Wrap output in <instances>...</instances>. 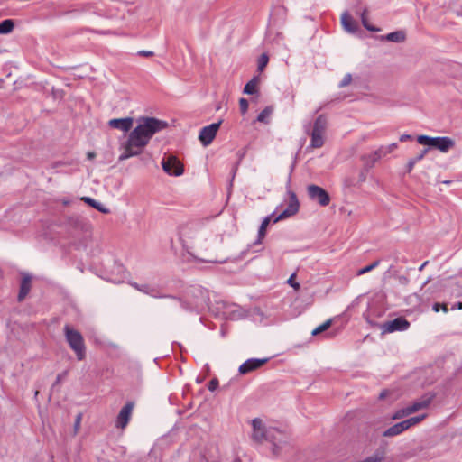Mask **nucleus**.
I'll list each match as a JSON object with an SVG mask.
<instances>
[{
  "label": "nucleus",
  "instance_id": "obj_38",
  "mask_svg": "<svg viewBox=\"0 0 462 462\" xmlns=\"http://www.w3.org/2000/svg\"><path fill=\"white\" fill-rule=\"evenodd\" d=\"M296 273H292L287 281V283L295 290H299L300 285L295 281Z\"/></svg>",
  "mask_w": 462,
  "mask_h": 462
},
{
  "label": "nucleus",
  "instance_id": "obj_31",
  "mask_svg": "<svg viewBox=\"0 0 462 462\" xmlns=\"http://www.w3.org/2000/svg\"><path fill=\"white\" fill-rule=\"evenodd\" d=\"M379 263H380V260H376V261H374V263H372L371 264L366 265V266H365L364 268L359 269V270L357 271L356 274H357L358 276H360V275H363V274H365V273H369V272H371L372 270H374V268H376V267L379 265Z\"/></svg>",
  "mask_w": 462,
  "mask_h": 462
},
{
  "label": "nucleus",
  "instance_id": "obj_54",
  "mask_svg": "<svg viewBox=\"0 0 462 462\" xmlns=\"http://www.w3.org/2000/svg\"><path fill=\"white\" fill-rule=\"evenodd\" d=\"M429 282H430V280L428 279L427 281H425V282H423V287H425Z\"/></svg>",
  "mask_w": 462,
  "mask_h": 462
},
{
  "label": "nucleus",
  "instance_id": "obj_39",
  "mask_svg": "<svg viewBox=\"0 0 462 462\" xmlns=\"http://www.w3.org/2000/svg\"><path fill=\"white\" fill-rule=\"evenodd\" d=\"M432 310L435 311V312H439V310H442L443 312H448V304L446 303H434L433 306H432Z\"/></svg>",
  "mask_w": 462,
  "mask_h": 462
},
{
  "label": "nucleus",
  "instance_id": "obj_1",
  "mask_svg": "<svg viewBox=\"0 0 462 462\" xmlns=\"http://www.w3.org/2000/svg\"><path fill=\"white\" fill-rule=\"evenodd\" d=\"M166 126V122L155 117H143L140 119L139 125L130 133L125 145V151L119 156V161L140 154L153 134Z\"/></svg>",
  "mask_w": 462,
  "mask_h": 462
},
{
  "label": "nucleus",
  "instance_id": "obj_35",
  "mask_svg": "<svg viewBox=\"0 0 462 462\" xmlns=\"http://www.w3.org/2000/svg\"><path fill=\"white\" fill-rule=\"evenodd\" d=\"M169 298H171L172 300H178L180 302V307L183 310H185L192 311L194 310V308L189 303H188L187 301L182 300L180 298H177V297H174V296H171V295H170Z\"/></svg>",
  "mask_w": 462,
  "mask_h": 462
},
{
  "label": "nucleus",
  "instance_id": "obj_42",
  "mask_svg": "<svg viewBox=\"0 0 462 462\" xmlns=\"http://www.w3.org/2000/svg\"><path fill=\"white\" fill-rule=\"evenodd\" d=\"M352 81V76L351 74H346L340 83L338 84L339 88H344L349 85Z\"/></svg>",
  "mask_w": 462,
  "mask_h": 462
},
{
  "label": "nucleus",
  "instance_id": "obj_51",
  "mask_svg": "<svg viewBox=\"0 0 462 462\" xmlns=\"http://www.w3.org/2000/svg\"><path fill=\"white\" fill-rule=\"evenodd\" d=\"M80 420H81V415H78L77 418H76V421H75V427L77 428L79 423H80Z\"/></svg>",
  "mask_w": 462,
  "mask_h": 462
},
{
  "label": "nucleus",
  "instance_id": "obj_43",
  "mask_svg": "<svg viewBox=\"0 0 462 462\" xmlns=\"http://www.w3.org/2000/svg\"><path fill=\"white\" fill-rule=\"evenodd\" d=\"M218 385H219L218 380L217 378H213L212 380L209 381L208 389L210 392H214L218 387Z\"/></svg>",
  "mask_w": 462,
  "mask_h": 462
},
{
  "label": "nucleus",
  "instance_id": "obj_30",
  "mask_svg": "<svg viewBox=\"0 0 462 462\" xmlns=\"http://www.w3.org/2000/svg\"><path fill=\"white\" fill-rule=\"evenodd\" d=\"M246 153V148H244L242 150H239L237 152H236V156H237V162L235 164L233 170H232V179H234L236 173V171H237V168H238V165L240 164V162H242V160L244 159L245 155Z\"/></svg>",
  "mask_w": 462,
  "mask_h": 462
},
{
  "label": "nucleus",
  "instance_id": "obj_17",
  "mask_svg": "<svg viewBox=\"0 0 462 462\" xmlns=\"http://www.w3.org/2000/svg\"><path fill=\"white\" fill-rule=\"evenodd\" d=\"M341 23L344 29L351 33L357 32L358 24L353 19V17L348 14V12H344L341 15Z\"/></svg>",
  "mask_w": 462,
  "mask_h": 462
},
{
  "label": "nucleus",
  "instance_id": "obj_21",
  "mask_svg": "<svg viewBox=\"0 0 462 462\" xmlns=\"http://www.w3.org/2000/svg\"><path fill=\"white\" fill-rule=\"evenodd\" d=\"M324 144L323 134L311 132L310 134V144L309 148H320Z\"/></svg>",
  "mask_w": 462,
  "mask_h": 462
},
{
  "label": "nucleus",
  "instance_id": "obj_2",
  "mask_svg": "<svg viewBox=\"0 0 462 462\" xmlns=\"http://www.w3.org/2000/svg\"><path fill=\"white\" fill-rule=\"evenodd\" d=\"M64 335L69 347L75 352L77 359L82 361L86 357V346L81 333L69 325H65Z\"/></svg>",
  "mask_w": 462,
  "mask_h": 462
},
{
  "label": "nucleus",
  "instance_id": "obj_18",
  "mask_svg": "<svg viewBox=\"0 0 462 462\" xmlns=\"http://www.w3.org/2000/svg\"><path fill=\"white\" fill-rule=\"evenodd\" d=\"M405 430H407V428L402 420L401 422H398V423L389 427L387 430H385L383 432V436L386 437V438H391V437L400 435L401 433H402Z\"/></svg>",
  "mask_w": 462,
  "mask_h": 462
},
{
  "label": "nucleus",
  "instance_id": "obj_37",
  "mask_svg": "<svg viewBox=\"0 0 462 462\" xmlns=\"http://www.w3.org/2000/svg\"><path fill=\"white\" fill-rule=\"evenodd\" d=\"M248 106V101L245 98L242 97L239 99V107L242 115H245L247 112Z\"/></svg>",
  "mask_w": 462,
  "mask_h": 462
},
{
  "label": "nucleus",
  "instance_id": "obj_24",
  "mask_svg": "<svg viewBox=\"0 0 462 462\" xmlns=\"http://www.w3.org/2000/svg\"><path fill=\"white\" fill-rule=\"evenodd\" d=\"M271 217L272 216H268V217H264L262 224L260 225V227L258 230L257 240L255 241V244H261L262 240L264 238V236L266 235V228L271 222Z\"/></svg>",
  "mask_w": 462,
  "mask_h": 462
},
{
  "label": "nucleus",
  "instance_id": "obj_4",
  "mask_svg": "<svg viewBox=\"0 0 462 462\" xmlns=\"http://www.w3.org/2000/svg\"><path fill=\"white\" fill-rule=\"evenodd\" d=\"M417 141L420 144L436 148L442 152H447L455 146L454 140L447 136L430 137L428 135H419Z\"/></svg>",
  "mask_w": 462,
  "mask_h": 462
},
{
  "label": "nucleus",
  "instance_id": "obj_3",
  "mask_svg": "<svg viewBox=\"0 0 462 462\" xmlns=\"http://www.w3.org/2000/svg\"><path fill=\"white\" fill-rule=\"evenodd\" d=\"M253 432L251 435L252 439L258 444L263 441H273V435L281 433L277 429H267L260 418H254L251 421Z\"/></svg>",
  "mask_w": 462,
  "mask_h": 462
},
{
  "label": "nucleus",
  "instance_id": "obj_7",
  "mask_svg": "<svg viewBox=\"0 0 462 462\" xmlns=\"http://www.w3.org/2000/svg\"><path fill=\"white\" fill-rule=\"evenodd\" d=\"M380 328L383 334L405 331L410 328V322L405 318L399 317L393 320L383 322Z\"/></svg>",
  "mask_w": 462,
  "mask_h": 462
},
{
  "label": "nucleus",
  "instance_id": "obj_49",
  "mask_svg": "<svg viewBox=\"0 0 462 462\" xmlns=\"http://www.w3.org/2000/svg\"><path fill=\"white\" fill-rule=\"evenodd\" d=\"M95 157H96V153H95L94 152H88L87 153V158H88V160H92V159H94Z\"/></svg>",
  "mask_w": 462,
  "mask_h": 462
},
{
  "label": "nucleus",
  "instance_id": "obj_16",
  "mask_svg": "<svg viewBox=\"0 0 462 462\" xmlns=\"http://www.w3.org/2000/svg\"><path fill=\"white\" fill-rule=\"evenodd\" d=\"M383 156H385V155L383 154V150H381V148H379L370 154L363 155L361 159H362V161H364V165H365V168H366V171H369L371 168L374 167V163L376 162H378Z\"/></svg>",
  "mask_w": 462,
  "mask_h": 462
},
{
  "label": "nucleus",
  "instance_id": "obj_52",
  "mask_svg": "<svg viewBox=\"0 0 462 462\" xmlns=\"http://www.w3.org/2000/svg\"><path fill=\"white\" fill-rule=\"evenodd\" d=\"M61 203H62L64 206H68V205H69V204H70V200H69V199H62V200H61Z\"/></svg>",
  "mask_w": 462,
  "mask_h": 462
},
{
  "label": "nucleus",
  "instance_id": "obj_12",
  "mask_svg": "<svg viewBox=\"0 0 462 462\" xmlns=\"http://www.w3.org/2000/svg\"><path fill=\"white\" fill-rule=\"evenodd\" d=\"M130 285L132 287H134L135 290L143 292V293H145L147 295H150L153 298H166V297H170V295H161L159 293V290L155 287V286H152V285H150L148 283H143V284H139L135 282H133L130 283Z\"/></svg>",
  "mask_w": 462,
  "mask_h": 462
},
{
  "label": "nucleus",
  "instance_id": "obj_44",
  "mask_svg": "<svg viewBox=\"0 0 462 462\" xmlns=\"http://www.w3.org/2000/svg\"><path fill=\"white\" fill-rule=\"evenodd\" d=\"M67 374H68L67 371H64V372L59 374L56 377L55 382L52 384V388L58 384H60L61 383V381L67 376Z\"/></svg>",
  "mask_w": 462,
  "mask_h": 462
},
{
  "label": "nucleus",
  "instance_id": "obj_36",
  "mask_svg": "<svg viewBox=\"0 0 462 462\" xmlns=\"http://www.w3.org/2000/svg\"><path fill=\"white\" fill-rule=\"evenodd\" d=\"M270 442L273 444V447H272L273 454L275 457L279 456V454L281 452V447L279 446L278 443H276V437L274 434L273 435V441H270Z\"/></svg>",
  "mask_w": 462,
  "mask_h": 462
},
{
  "label": "nucleus",
  "instance_id": "obj_45",
  "mask_svg": "<svg viewBox=\"0 0 462 462\" xmlns=\"http://www.w3.org/2000/svg\"><path fill=\"white\" fill-rule=\"evenodd\" d=\"M367 172L368 171H366V168L364 167V169L359 172V176H358V181L360 183H363L366 180V176H367Z\"/></svg>",
  "mask_w": 462,
  "mask_h": 462
},
{
  "label": "nucleus",
  "instance_id": "obj_23",
  "mask_svg": "<svg viewBox=\"0 0 462 462\" xmlns=\"http://www.w3.org/2000/svg\"><path fill=\"white\" fill-rule=\"evenodd\" d=\"M259 82V78L257 76L254 77L251 80H249L245 88H244V93L247 95H254L257 93V85Z\"/></svg>",
  "mask_w": 462,
  "mask_h": 462
},
{
  "label": "nucleus",
  "instance_id": "obj_34",
  "mask_svg": "<svg viewBox=\"0 0 462 462\" xmlns=\"http://www.w3.org/2000/svg\"><path fill=\"white\" fill-rule=\"evenodd\" d=\"M331 319L325 321L312 331V335L316 336L321 332L326 331L331 326Z\"/></svg>",
  "mask_w": 462,
  "mask_h": 462
},
{
  "label": "nucleus",
  "instance_id": "obj_13",
  "mask_svg": "<svg viewBox=\"0 0 462 462\" xmlns=\"http://www.w3.org/2000/svg\"><path fill=\"white\" fill-rule=\"evenodd\" d=\"M435 398L434 393H428L421 397L420 401L414 402L411 405L407 406L408 411H410L411 414L421 410L426 409L430 406L433 399Z\"/></svg>",
  "mask_w": 462,
  "mask_h": 462
},
{
  "label": "nucleus",
  "instance_id": "obj_25",
  "mask_svg": "<svg viewBox=\"0 0 462 462\" xmlns=\"http://www.w3.org/2000/svg\"><path fill=\"white\" fill-rule=\"evenodd\" d=\"M368 11L367 9H364V11L361 13V22L363 26L369 32H379L381 29L371 24L368 22Z\"/></svg>",
  "mask_w": 462,
  "mask_h": 462
},
{
  "label": "nucleus",
  "instance_id": "obj_26",
  "mask_svg": "<svg viewBox=\"0 0 462 462\" xmlns=\"http://www.w3.org/2000/svg\"><path fill=\"white\" fill-rule=\"evenodd\" d=\"M14 29V21L6 19L0 23V34H8Z\"/></svg>",
  "mask_w": 462,
  "mask_h": 462
},
{
  "label": "nucleus",
  "instance_id": "obj_19",
  "mask_svg": "<svg viewBox=\"0 0 462 462\" xmlns=\"http://www.w3.org/2000/svg\"><path fill=\"white\" fill-rule=\"evenodd\" d=\"M380 39L393 42H403L406 39V33L404 31H395L386 35H382Z\"/></svg>",
  "mask_w": 462,
  "mask_h": 462
},
{
  "label": "nucleus",
  "instance_id": "obj_11",
  "mask_svg": "<svg viewBox=\"0 0 462 462\" xmlns=\"http://www.w3.org/2000/svg\"><path fill=\"white\" fill-rule=\"evenodd\" d=\"M269 358H250L244 362L238 368L241 374L251 373L268 362Z\"/></svg>",
  "mask_w": 462,
  "mask_h": 462
},
{
  "label": "nucleus",
  "instance_id": "obj_22",
  "mask_svg": "<svg viewBox=\"0 0 462 462\" xmlns=\"http://www.w3.org/2000/svg\"><path fill=\"white\" fill-rule=\"evenodd\" d=\"M327 127V119L323 115H319L313 125V132L323 134Z\"/></svg>",
  "mask_w": 462,
  "mask_h": 462
},
{
  "label": "nucleus",
  "instance_id": "obj_53",
  "mask_svg": "<svg viewBox=\"0 0 462 462\" xmlns=\"http://www.w3.org/2000/svg\"><path fill=\"white\" fill-rule=\"evenodd\" d=\"M427 263H428V262L423 263L420 266L419 270H420V271H421L422 269H424V266H425Z\"/></svg>",
  "mask_w": 462,
  "mask_h": 462
},
{
  "label": "nucleus",
  "instance_id": "obj_48",
  "mask_svg": "<svg viewBox=\"0 0 462 462\" xmlns=\"http://www.w3.org/2000/svg\"><path fill=\"white\" fill-rule=\"evenodd\" d=\"M451 310H462V302H457L455 303L452 307H451Z\"/></svg>",
  "mask_w": 462,
  "mask_h": 462
},
{
  "label": "nucleus",
  "instance_id": "obj_9",
  "mask_svg": "<svg viewBox=\"0 0 462 462\" xmlns=\"http://www.w3.org/2000/svg\"><path fill=\"white\" fill-rule=\"evenodd\" d=\"M222 124V120L213 123L209 125L204 126L199 135V139L204 146L209 145L215 139L216 134Z\"/></svg>",
  "mask_w": 462,
  "mask_h": 462
},
{
  "label": "nucleus",
  "instance_id": "obj_14",
  "mask_svg": "<svg viewBox=\"0 0 462 462\" xmlns=\"http://www.w3.org/2000/svg\"><path fill=\"white\" fill-rule=\"evenodd\" d=\"M133 122L134 120L132 117L114 118L108 122V125L112 128L128 132L132 128Z\"/></svg>",
  "mask_w": 462,
  "mask_h": 462
},
{
  "label": "nucleus",
  "instance_id": "obj_6",
  "mask_svg": "<svg viewBox=\"0 0 462 462\" xmlns=\"http://www.w3.org/2000/svg\"><path fill=\"white\" fill-rule=\"evenodd\" d=\"M307 190L311 200L317 201L322 207H326L329 204L330 196L323 188L311 184L308 186Z\"/></svg>",
  "mask_w": 462,
  "mask_h": 462
},
{
  "label": "nucleus",
  "instance_id": "obj_10",
  "mask_svg": "<svg viewBox=\"0 0 462 462\" xmlns=\"http://www.w3.org/2000/svg\"><path fill=\"white\" fill-rule=\"evenodd\" d=\"M134 407V402H127L123 408L120 410L116 420V428L125 429L130 419Z\"/></svg>",
  "mask_w": 462,
  "mask_h": 462
},
{
  "label": "nucleus",
  "instance_id": "obj_40",
  "mask_svg": "<svg viewBox=\"0 0 462 462\" xmlns=\"http://www.w3.org/2000/svg\"><path fill=\"white\" fill-rule=\"evenodd\" d=\"M381 150H383V154L386 155L388 153H391L393 151H394L397 148V143H393L387 146H381Z\"/></svg>",
  "mask_w": 462,
  "mask_h": 462
},
{
  "label": "nucleus",
  "instance_id": "obj_29",
  "mask_svg": "<svg viewBox=\"0 0 462 462\" xmlns=\"http://www.w3.org/2000/svg\"><path fill=\"white\" fill-rule=\"evenodd\" d=\"M425 418H426L425 414L419 415V416L411 417V418H410L408 420H403V423L405 424V426H406V428L408 430L411 426H414V425L420 423V421H422Z\"/></svg>",
  "mask_w": 462,
  "mask_h": 462
},
{
  "label": "nucleus",
  "instance_id": "obj_20",
  "mask_svg": "<svg viewBox=\"0 0 462 462\" xmlns=\"http://www.w3.org/2000/svg\"><path fill=\"white\" fill-rule=\"evenodd\" d=\"M81 199L86 204H88V206L94 208L95 209L98 210L101 213H104V214L110 213V209L108 208H106L102 203H100L99 201H97L96 199H92L90 197H83Z\"/></svg>",
  "mask_w": 462,
  "mask_h": 462
},
{
  "label": "nucleus",
  "instance_id": "obj_15",
  "mask_svg": "<svg viewBox=\"0 0 462 462\" xmlns=\"http://www.w3.org/2000/svg\"><path fill=\"white\" fill-rule=\"evenodd\" d=\"M32 277L28 273H23V278L20 284V290L17 296L19 302L23 301L31 291Z\"/></svg>",
  "mask_w": 462,
  "mask_h": 462
},
{
  "label": "nucleus",
  "instance_id": "obj_46",
  "mask_svg": "<svg viewBox=\"0 0 462 462\" xmlns=\"http://www.w3.org/2000/svg\"><path fill=\"white\" fill-rule=\"evenodd\" d=\"M137 55L142 57H152L153 56V52L151 51H139Z\"/></svg>",
  "mask_w": 462,
  "mask_h": 462
},
{
  "label": "nucleus",
  "instance_id": "obj_41",
  "mask_svg": "<svg viewBox=\"0 0 462 462\" xmlns=\"http://www.w3.org/2000/svg\"><path fill=\"white\" fill-rule=\"evenodd\" d=\"M188 253L198 263H221L220 261H217L216 259H202V258H199L198 256H195L193 254H191L189 251H188Z\"/></svg>",
  "mask_w": 462,
  "mask_h": 462
},
{
  "label": "nucleus",
  "instance_id": "obj_50",
  "mask_svg": "<svg viewBox=\"0 0 462 462\" xmlns=\"http://www.w3.org/2000/svg\"><path fill=\"white\" fill-rule=\"evenodd\" d=\"M387 393H387V391H385V390H384V391H383V392L379 394V399H381V400L384 399V398L386 397Z\"/></svg>",
  "mask_w": 462,
  "mask_h": 462
},
{
  "label": "nucleus",
  "instance_id": "obj_47",
  "mask_svg": "<svg viewBox=\"0 0 462 462\" xmlns=\"http://www.w3.org/2000/svg\"><path fill=\"white\" fill-rule=\"evenodd\" d=\"M409 140H412V136L411 134H402L400 136V141L401 142H406V141H409Z\"/></svg>",
  "mask_w": 462,
  "mask_h": 462
},
{
  "label": "nucleus",
  "instance_id": "obj_28",
  "mask_svg": "<svg viewBox=\"0 0 462 462\" xmlns=\"http://www.w3.org/2000/svg\"><path fill=\"white\" fill-rule=\"evenodd\" d=\"M273 111V106H268L263 110L261 111V113L257 116V121L261 123H268L267 118L272 115Z\"/></svg>",
  "mask_w": 462,
  "mask_h": 462
},
{
  "label": "nucleus",
  "instance_id": "obj_5",
  "mask_svg": "<svg viewBox=\"0 0 462 462\" xmlns=\"http://www.w3.org/2000/svg\"><path fill=\"white\" fill-rule=\"evenodd\" d=\"M162 167L167 174L171 176H180L184 171L182 163L173 155L163 157Z\"/></svg>",
  "mask_w": 462,
  "mask_h": 462
},
{
  "label": "nucleus",
  "instance_id": "obj_8",
  "mask_svg": "<svg viewBox=\"0 0 462 462\" xmlns=\"http://www.w3.org/2000/svg\"><path fill=\"white\" fill-rule=\"evenodd\" d=\"M288 193L290 198L289 204L287 208L273 219V223L294 216L299 211L300 203L295 192L290 190Z\"/></svg>",
  "mask_w": 462,
  "mask_h": 462
},
{
  "label": "nucleus",
  "instance_id": "obj_32",
  "mask_svg": "<svg viewBox=\"0 0 462 462\" xmlns=\"http://www.w3.org/2000/svg\"><path fill=\"white\" fill-rule=\"evenodd\" d=\"M408 408L405 407V408H402V409H400L398 411H396L393 416H392V419L393 420H400V419H402L408 415H410V411H408Z\"/></svg>",
  "mask_w": 462,
  "mask_h": 462
},
{
  "label": "nucleus",
  "instance_id": "obj_27",
  "mask_svg": "<svg viewBox=\"0 0 462 462\" xmlns=\"http://www.w3.org/2000/svg\"><path fill=\"white\" fill-rule=\"evenodd\" d=\"M428 152V149H424L419 155L414 158L409 160L407 163V172H411L414 167V165L423 159L425 154Z\"/></svg>",
  "mask_w": 462,
  "mask_h": 462
},
{
  "label": "nucleus",
  "instance_id": "obj_33",
  "mask_svg": "<svg viewBox=\"0 0 462 462\" xmlns=\"http://www.w3.org/2000/svg\"><path fill=\"white\" fill-rule=\"evenodd\" d=\"M268 61V55L266 53H263L258 59V70L263 71L264 68L267 66Z\"/></svg>",
  "mask_w": 462,
  "mask_h": 462
}]
</instances>
